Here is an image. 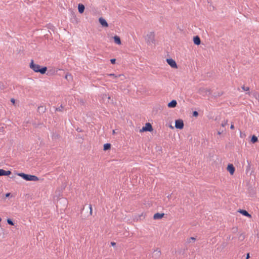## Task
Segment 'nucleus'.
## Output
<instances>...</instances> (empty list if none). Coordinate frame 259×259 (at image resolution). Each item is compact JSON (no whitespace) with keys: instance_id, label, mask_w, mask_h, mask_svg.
I'll use <instances>...</instances> for the list:
<instances>
[{"instance_id":"1","label":"nucleus","mask_w":259,"mask_h":259,"mask_svg":"<svg viewBox=\"0 0 259 259\" xmlns=\"http://www.w3.org/2000/svg\"><path fill=\"white\" fill-rule=\"evenodd\" d=\"M29 67L34 72H40L42 74H45L47 70V68L46 67H44L40 68V66L38 64H35L32 60L31 61Z\"/></svg>"},{"instance_id":"2","label":"nucleus","mask_w":259,"mask_h":259,"mask_svg":"<svg viewBox=\"0 0 259 259\" xmlns=\"http://www.w3.org/2000/svg\"><path fill=\"white\" fill-rule=\"evenodd\" d=\"M17 175L18 176L21 177V178H22L24 180H25L26 181H37L39 180L38 178L34 175L25 174L22 173V172L18 173V174H17Z\"/></svg>"},{"instance_id":"3","label":"nucleus","mask_w":259,"mask_h":259,"mask_svg":"<svg viewBox=\"0 0 259 259\" xmlns=\"http://www.w3.org/2000/svg\"><path fill=\"white\" fill-rule=\"evenodd\" d=\"M153 131V128L151 124L150 123H146L145 125L143 126L140 130V132H151Z\"/></svg>"},{"instance_id":"4","label":"nucleus","mask_w":259,"mask_h":259,"mask_svg":"<svg viewBox=\"0 0 259 259\" xmlns=\"http://www.w3.org/2000/svg\"><path fill=\"white\" fill-rule=\"evenodd\" d=\"M184 122L182 119H178L175 121V127L178 129H182L184 127Z\"/></svg>"},{"instance_id":"5","label":"nucleus","mask_w":259,"mask_h":259,"mask_svg":"<svg viewBox=\"0 0 259 259\" xmlns=\"http://www.w3.org/2000/svg\"><path fill=\"white\" fill-rule=\"evenodd\" d=\"M107 76H110V77H112L113 79H117V78H118V77H121V80H123L125 78V77L124 74L116 75L114 73H110V74H107Z\"/></svg>"},{"instance_id":"6","label":"nucleus","mask_w":259,"mask_h":259,"mask_svg":"<svg viewBox=\"0 0 259 259\" xmlns=\"http://www.w3.org/2000/svg\"><path fill=\"white\" fill-rule=\"evenodd\" d=\"M166 62L171 67L176 69L178 68L176 61L172 59H166Z\"/></svg>"},{"instance_id":"7","label":"nucleus","mask_w":259,"mask_h":259,"mask_svg":"<svg viewBox=\"0 0 259 259\" xmlns=\"http://www.w3.org/2000/svg\"><path fill=\"white\" fill-rule=\"evenodd\" d=\"M227 170L229 172L231 175H233L235 172V168L232 164H229L227 167Z\"/></svg>"},{"instance_id":"8","label":"nucleus","mask_w":259,"mask_h":259,"mask_svg":"<svg viewBox=\"0 0 259 259\" xmlns=\"http://www.w3.org/2000/svg\"><path fill=\"white\" fill-rule=\"evenodd\" d=\"M99 21L101 25L105 27H107L108 26V24L106 21L103 18L101 17L99 19Z\"/></svg>"},{"instance_id":"9","label":"nucleus","mask_w":259,"mask_h":259,"mask_svg":"<svg viewBox=\"0 0 259 259\" xmlns=\"http://www.w3.org/2000/svg\"><path fill=\"white\" fill-rule=\"evenodd\" d=\"M238 211L244 216L249 218H251V215L245 210L239 209Z\"/></svg>"},{"instance_id":"10","label":"nucleus","mask_w":259,"mask_h":259,"mask_svg":"<svg viewBox=\"0 0 259 259\" xmlns=\"http://www.w3.org/2000/svg\"><path fill=\"white\" fill-rule=\"evenodd\" d=\"M177 105V102L175 100H172L171 102L168 103L167 106L169 108H175Z\"/></svg>"},{"instance_id":"11","label":"nucleus","mask_w":259,"mask_h":259,"mask_svg":"<svg viewBox=\"0 0 259 259\" xmlns=\"http://www.w3.org/2000/svg\"><path fill=\"white\" fill-rule=\"evenodd\" d=\"M11 174L10 170H5L3 169H0V176H9Z\"/></svg>"},{"instance_id":"12","label":"nucleus","mask_w":259,"mask_h":259,"mask_svg":"<svg viewBox=\"0 0 259 259\" xmlns=\"http://www.w3.org/2000/svg\"><path fill=\"white\" fill-rule=\"evenodd\" d=\"M164 215V213H156L154 214L153 215V219L155 220H159L162 219Z\"/></svg>"},{"instance_id":"13","label":"nucleus","mask_w":259,"mask_h":259,"mask_svg":"<svg viewBox=\"0 0 259 259\" xmlns=\"http://www.w3.org/2000/svg\"><path fill=\"white\" fill-rule=\"evenodd\" d=\"M194 43L196 45H199L201 43V40L198 36H196L193 38Z\"/></svg>"},{"instance_id":"14","label":"nucleus","mask_w":259,"mask_h":259,"mask_svg":"<svg viewBox=\"0 0 259 259\" xmlns=\"http://www.w3.org/2000/svg\"><path fill=\"white\" fill-rule=\"evenodd\" d=\"M78 12L80 14H82L84 12V5L82 4H79L78 6Z\"/></svg>"},{"instance_id":"15","label":"nucleus","mask_w":259,"mask_h":259,"mask_svg":"<svg viewBox=\"0 0 259 259\" xmlns=\"http://www.w3.org/2000/svg\"><path fill=\"white\" fill-rule=\"evenodd\" d=\"M113 38L115 44L117 45H121V42L120 38L118 36L115 35L114 36Z\"/></svg>"},{"instance_id":"16","label":"nucleus","mask_w":259,"mask_h":259,"mask_svg":"<svg viewBox=\"0 0 259 259\" xmlns=\"http://www.w3.org/2000/svg\"><path fill=\"white\" fill-rule=\"evenodd\" d=\"M111 148V144L109 143H107L104 145V150H107Z\"/></svg>"},{"instance_id":"17","label":"nucleus","mask_w":259,"mask_h":259,"mask_svg":"<svg viewBox=\"0 0 259 259\" xmlns=\"http://www.w3.org/2000/svg\"><path fill=\"white\" fill-rule=\"evenodd\" d=\"M147 37L151 39V41L153 42L154 37V34L153 33L150 32L147 35Z\"/></svg>"},{"instance_id":"18","label":"nucleus","mask_w":259,"mask_h":259,"mask_svg":"<svg viewBox=\"0 0 259 259\" xmlns=\"http://www.w3.org/2000/svg\"><path fill=\"white\" fill-rule=\"evenodd\" d=\"M258 140V139H257V137H256L255 136L253 135L251 139V142L252 143H256Z\"/></svg>"},{"instance_id":"19","label":"nucleus","mask_w":259,"mask_h":259,"mask_svg":"<svg viewBox=\"0 0 259 259\" xmlns=\"http://www.w3.org/2000/svg\"><path fill=\"white\" fill-rule=\"evenodd\" d=\"M7 223L9 224V225H14V223L13 222V221L11 220V219H8L7 220Z\"/></svg>"},{"instance_id":"20","label":"nucleus","mask_w":259,"mask_h":259,"mask_svg":"<svg viewBox=\"0 0 259 259\" xmlns=\"http://www.w3.org/2000/svg\"><path fill=\"white\" fill-rule=\"evenodd\" d=\"M242 90H243L244 91H248L249 90V88L248 87L243 86L242 87Z\"/></svg>"},{"instance_id":"21","label":"nucleus","mask_w":259,"mask_h":259,"mask_svg":"<svg viewBox=\"0 0 259 259\" xmlns=\"http://www.w3.org/2000/svg\"><path fill=\"white\" fill-rule=\"evenodd\" d=\"M227 123H228L227 121H224L222 122L221 125L223 127H224L227 124Z\"/></svg>"},{"instance_id":"22","label":"nucleus","mask_w":259,"mask_h":259,"mask_svg":"<svg viewBox=\"0 0 259 259\" xmlns=\"http://www.w3.org/2000/svg\"><path fill=\"white\" fill-rule=\"evenodd\" d=\"M89 208H90V213L91 215H92V213H93V209H92V206L91 205H90Z\"/></svg>"},{"instance_id":"23","label":"nucleus","mask_w":259,"mask_h":259,"mask_svg":"<svg viewBox=\"0 0 259 259\" xmlns=\"http://www.w3.org/2000/svg\"><path fill=\"white\" fill-rule=\"evenodd\" d=\"M110 62L112 64H114L116 62V59H110Z\"/></svg>"},{"instance_id":"24","label":"nucleus","mask_w":259,"mask_h":259,"mask_svg":"<svg viewBox=\"0 0 259 259\" xmlns=\"http://www.w3.org/2000/svg\"><path fill=\"white\" fill-rule=\"evenodd\" d=\"M193 115L195 117H197L198 115V113L197 111H194L193 113Z\"/></svg>"},{"instance_id":"25","label":"nucleus","mask_w":259,"mask_h":259,"mask_svg":"<svg viewBox=\"0 0 259 259\" xmlns=\"http://www.w3.org/2000/svg\"><path fill=\"white\" fill-rule=\"evenodd\" d=\"M249 257H250L249 253H247V254H246V259H249Z\"/></svg>"},{"instance_id":"26","label":"nucleus","mask_w":259,"mask_h":259,"mask_svg":"<svg viewBox=\"0 0 259 259\" xmlns=\"http://www.w3.org/2000/svg\"><path fill=\"white\" fill-rule=\"evenodd\" d=\"M230 128L232 130H234V124L233 123L231 125Z\"/></svg>"},{"instance_id":"27","label":"nucleus","mask_w":259,"mask_h":259,"mask_svg":"<svg viewBox=\"0 0 259 259\" xmlns=\"http://www.w3.org/2000/svg\"><path fill=\"white\" fill-rule=\"evenodd\" d=\"M68 76H71L70 74H66L65 76V78L67 79L68 78Z\"/></svg>"},{"instance_id":"28","label":"nucleus","mask_w":259,"mask_h":259,"mask_svg":"<svg viewBox=\"0 0 259 259\" xmlns=\"http://www.w3.org/2000/svg\"><path fill=\"white\" fill-rule=\"evenodd\" d=\"M10 195V193H8L6 194V197H9V196Z\"/></svg>"},{"instance_id":"29","label":"nucleus","mask_w":259,"mask_h":259,"mask_svg":"<svg viewBox=\"0 0 259 259\" xmlns=\"http://www.w3.org/2000/svg\"><path fill=\"white\" fill-rule=\"evenodd\" d=\"M116 134V133L115 131V130H113V131H112V134H113V135H115V134Z\"/></svg>"},{"instance_id":"30","label":"nucleus","mask_w":259,"mask_h":259,"mask_svg":"<svg viewBox=\"0 0 259 259\" xmlns=\"http://www.w3.org/2000/svg\"><path fill=\"white\" fill-rule=\"evenodd\" d=\"M11 102H13V103H15V100H14V99H11Z\"/></svg>"},{"instance_id":"31","label":"nucleus","mask_w":259,"mask_h":259,"mask_svg":"<svg viewBox=\"0 0 259 259\" xmlns=\"http://www.w3.org/2000/svg\"><path fill=\"white\" fill-rule=\"evenodd\" d=\"M111 245L113 246V245H115V242H111Z\"/></svg>"},{"instance_id":"32","label":"nucleus","mask_w":259,"mask_h":259,"mask_svg":"<svg viewBox=\"0 0 259 259\" xmlns=\"http://www.w3.org/2000/svg\"><path fill=\"white\" fill-rule=\"evenodd\" d=\"M218 135H221V132H218Z\"/></svg>"},{"instance_id":"33","label":"nucleus","mask_w":259,"mask_h":259,"mask_svg":"<svg viewBox=\"0 0 259 259\" xmlns=\"http://www.w3.org/2000/svg\"><path fill=\"white\" fill-rule=\"evenodd\" d=\"M191 239H192V240H195V239L194 238H193V237H191Z\"/></svg>"},{"instance_id":"34","label":"nucleus","mask_w":259,"mask_h":259,"mask_svg":"<svg viewBox=\"0 0 259 259\" xmlns=\"http://www.w3.org/2000/svg\"><path fill=\"white\" fill-rule=\"evenodd\" d=\"M108 99L109 100V99H110V96H109V97H108Z\"/></svg>"},{"instance_id":"35","label":"nucleus","mask_w":259,"mask_h":259,"mask_svg":"<svg viewBox=\"0 0 259 259\" xmlns=\"http://www.w3.org/2000/svg\"><path fill=\"white\" fill-rule=\"evenodd\" d=\"M170 127H171V128H173V126H172L171 125L170 126Z\"/></svg>"},{"instance_id":"36","label":"nucleus","mask_w":259,"mask_h":259,"mask_svg":"<svg viewBox=\"0 0 259 259\" xmlns=\"http://www.w3.org/2000/svg\"><path fill=\"white\" fill-rule=\"evenodd\" d=\"M258 100L259 101V95L258 96Z\"/></svg>"}]
</instances>
